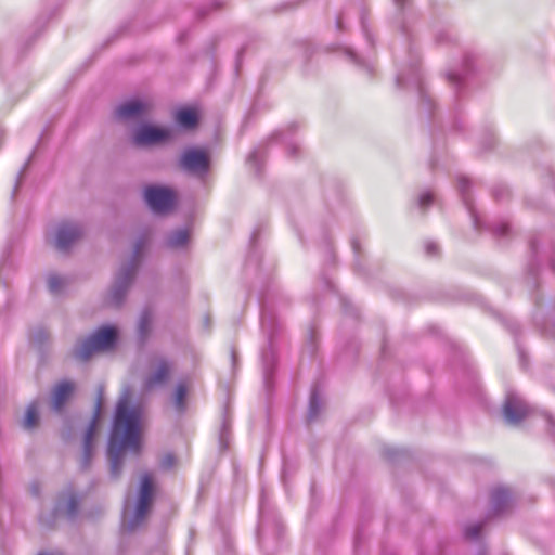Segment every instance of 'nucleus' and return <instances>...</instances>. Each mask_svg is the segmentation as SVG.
<instances>
[{"mask_svg": "<svg viewBox=\"0 0 555 555\" xmlns=\"http://www.w3.org/2000/svg\"><path fill=\"white\" fill-rule=\"evenodd\" d=\"M470 186V181L466 179L465 177H459L457 179V190L461 194L462 201L464 205L466 206L467 210L469 211L474 228L476 230H480L482 228L481 220L477 212L475 211L473 204L469 199L468 195V189Z\"/></svg>", "mask_w": 555, "mask_h": 555, "instance_id": "obj_18", "label": "nucleus"}, {"mask_svg": "<svg viewBox=\"0 0 555 555\" xmlns=\"http://www.w3.org/2000/svg\"><path fill=\"white\" fill-rule=\"evenodd\" d=\"M494 143H495V139H494V137H491V138L489 139V141L487 142V145H486V147H485V149H486V150L491 149V147L494 145Z\"/></svg>", "mask_w": 555, "mask_h": 555, "instance_id": "obj_41", "label": "nucleus"}, {"mask_svg": "<svg viewBox=\"0 0 555 555\" xmlns=\"http://www.w3.org/2000/svg\"><path fill=\"white\" fill-rule=\"evenodd\" d=\"M552 267L554 268L555 270V260L552 261Z\"/></svg>", "mask_w": 555, "mask_h": 555, "instance_id": "obj_47", "label": "nucleus"}, {"mask_svg": "<svg viewBox=\"0 0 555 555\" xmlns=\"http://www.w3.org/2000/svg\"><path fill=\"white\" fill-rule=\"evenodd\" d=\"M190 241V233L186 229H177L171 231L167 238L166 245L170 248L178 249L183 248Z\"/></svg>", "mask_w": 555, "mask_h": 555, "instance_id": "obj_20", "label": "nucleus"}, {"mask_svg": "<svg viewBox=\"0 0 555 555\" xmlns=\"http://www.w3.org/2000/svg\"><path fill=\"white\" fill-rule=\"evenodd\" d=\"M146 242V236H141L135 242L132 257L116 273L114 283L106 297L107 305L118 307L124 302L127 292L134 280L139 259Z\"/></svg>", "mask_w": 555, "mask_h": 555, "instance_id": "obj_2", "label": "nucleus"}, {"mask_svg": "<svg viewBox=\"0 0 555 555\" xmlns=\"http://www.w3.org/2000/svg\"><path fill=\"white\" fill-rule=\"evenodd\" d=\"M143 197L149 208L155 214H167L176 205L175 192L164 185H147L144 188Z\"/></svg>", "mask_w": 555, "mask_h": 555, "instance_id": "obj_6", "label": "nucleus"}, {"mask_svg": "<svg viewBox=\"0 0 555 555\" xmlns=\"http://www.w3.org/2000/svg\"><path fill=\"white\" fill-rule=\"evenodd\" d=\"M81 496L69 488L59 495L54 512L57 516H63L72 520L78 514Z\"/></svg>", "mask_w": 555, "mask_h": 555, "instance_id": "obj_14", "label": "nucleus"}, {"mask_svg": "<svg viewBox=\"0 0 555 555\" xmlns=\"http://www.w3.org/2000/svg\"><path fill=\"white\" fill-rule=\"evenodd\" d=\"M25 424L28 427H31L35 424V404L30 403L27 408L25 415Z\"/></svg>", "mask_w": 555, "mask_h": 555, "instance_id": "obj_32", "label": "nucleus"}, {"mask_svg": "<svg viewBox=\"0 0 555 555\" xmlns=\"http://www.w3.org/2000/svg\"><path fill=\"white\" fill-rule=\"evenodd\" d=\"M408 0H395V4L399 10H403Z\"/></svg>", "mask_w": 555, "mask_h": 555, "instance_id": "obj_40", "label": "nucleus"}, {"mask_svg": "<svg viewBox=\"0 0 555 555\" xmlns=\"http://www.w3.org/2000/svg\"><path fill=\"white\" fill-rule=\"evenodd\" d=\"M263 158V152L261 149H255L249 153L247 156V164L250 166V168L255 169V171L258 173L260 172V165Z\"/></svg>", "mask_w": 555, "mask_h": 555, "instance_id": "obj_26", "label": "nucleus"}, {"mask_svg": "<svg viewBox=\"0 0 555 555\" xmlns=\"http://www.w3.org/2000/svg\"><path fill=\"white\" fill-rule=\"evenodd\" d=\"M276 326V319L272 311L267 309L262 310L261 314V328L263 333L268 336L269 347L263 350L261 353L262 364H263V373H264V382L269 384V378L271 371L274 365L275 356L273 350V337L274 331Z\"/></svg>", "mask_w": 555, "mask_h": 555, "instance_id": "obj_7", "label": "nucleus"}, {"mask_svg": "<svg viewBox=\"0 0 555 555\" xmlns=\"http://www.w3.org/2000/svg\"><path fill=\"white\" fill-rule=\"evenodd\" d=\"M79 427L78 420H67L62 429V437L65 440H69L74 437V430Z\"/></svg>", "mask_w": 555, "mask_h": 555, "instance_id": "obj_27", "label": "nucleus"}, {"mask_svg": "<svg viewBox=\"0 0 555 555\" xmlns=\"http://www.w3.org/2000/svg\"><path fill=\"white\" fill-rule=\"evenodd\" d=\"M36 339H37V348H38L39 346H46L49 343L50 337H49V334L44 330L37 328Z\"/></svg>", "mask_w": 555, "mask_h": 555, "instance_id": "obj_33", "label": "nucleus"}, {"mask_svg": "<svg viewBox=\"0 0 555 555\" xmlns=\"http://www.w3.org/2000/svg\"><path fill=\"white\" fill-rule=\"evenodd\" d=\"M345 53L349 57V60L351 62H353L354 64L362 65V66H367L366 63L360 56H358L352 50L345 49Z\"/></svg>", "mask_w": 555, "mask_h": 555, "instance_id": "obj_34", "label": "nucleus"}, {"mask_svg": "<svg viewBox=\"0 0 555 555\" xmlns=\"http://www.w3.org/2000/svg\"><path fill=\"white\" fill-rule=\"evenodd\" d=\"M491 231L495 236L504 237L509 233V225L506 222H499L498 224L491 227Z\"/></svg>", "mask_w": 555, "mask_h": 555, "instance_id": "obj_30", "label": "nucleus"}, {"mask_svg": "<svg viewBox=\"0 0 555 555\" xmlns=\"http://www.w3.org/2000/svg\"><path fill=\"white\" fill-rule=\"evenodd\" d=\"M153 500V479L149 473L141 477L138 503L133 516L125 520L124 527L128 531L135 530L145 519Z\"/></svg>", "mask_w": 555, "mask_h": 555, "instance_id": "obj_5", "label": "nucleus"}, {"mask_svg": "<svg viewBox=\"0 0 555 555\" xmlns=\"http://www.w3.org/2000/svg\"><path fill=\"white\" fill-rule=\"evenodd\" d=\"M337 27H338V28H341V22H340V20H337Z\"/></svg>", "mask_w": 555, "mask_h": 555, "instance_id": "obj_44", "label": "nucleus"}, {"mask_svg": "<svg viewBox=\"0 0 555 555\" xmlns=\"http://www.w3.org/2000/svg\"><path fill=\"white\" fill-rule=\"evenodd\" d=\"M132 390L125 387L117 402L113 426L108 439L107 456L113 478H118L122 469L124 452L138 453L140 450V418L139 406L130 405Z\"/></svg>", "mask_w": 555, "mask_h": 555, "instance_id": "obj_1", "label": "nucleus"}, {"mask_svg": "<svg viewBox=\"0 0 555 555\" xmlns=\"http://www.w3.org/2000/svg\"><path fill=\"white\" fill-rule=\"evenodd\" d=\"M259 513H260V516H261V518H262V517H263V514H264V505H263V502H261V503H260Z\"/></svg>", "mask_w": 555, "mask_h": 555, "instance_id": "obj_43", "label": "nucleus"}, {"mask_svg": "<svg viewBox=\"0 0 555 555\" xmlns=\"http://www.w3.org/2000/svg\"><path fill=\"white\" fill-rule=\"evenodd\" d=\"M537 271H538V269H537L535 264H530V267L528 269V283L529 284L535 285Z\"/></svg>", "mask_w": 555, "mask_h": 555, "instance_id": "obj_35", "label": "nucleus"}, {"mask_svg": "<svg viewBox=\"0 0 555 555\" xmlns=\"http://www.w3.org/2000/svg\"><path fill=\"white\" fill-rule=\"evenodd\" d=\"M508 195V190L505 186H499L493 190V196L496 201L502 199L504 196Z\"/></svg>", "mask_w": 555, "mask_h": 555, "instance_id": "obj_36", "label": "nucleus"}, {"mask_svg": "<svg viewBox=\"0 0 555 555\" xmlns=\"http://www.w3.org/2000/svg\"><path fill=\"white\" fill-rule=\"evenodd\" d=\"M23 171L20 172L18 177H17V180H16V183H15V186L13 189V192H12V196L13 197H16L17 194H18V190L22 188V184H23Z\"/></svg>", "mask_w": 555, "mask_h": 555, "instance_id": "obj_37", "label": "nucleus"}, {"mask_svg": "<svg viewBox=\"0 0 555 555\" xmlns=\"http://www.w3.org/2000/svg\"><path fill=\"white\" fill-rule=\"evenodd\" d=\"M83 234V228L78 222H62L55 232V247L66 253Z\"/></svg>", "mask_w": 555, "mask_h": 555, "instance_id": "obj_11", "label": "nucleus"}, {"mask_svg": "<svg viewBox=\"0 0 555 555\" xmlns=\"http://www.w3.org/2000/svg\"><path fill=\"white\" fill-rule=\"evenodd\" d=\"M470 57L464 61V68L459 70H450L447 74V79L450 86L454 89L455 95L459 96L460 92L464 89L465 75L469 72Z\"/></svg>", "mask_w": 555, "mask_h": 555, "instance_id": "obj_19", "label": "nucleus"}, {"mask_svg": "<svg viewBox=\"0 0 555 555\" xmlns=\"http://www.w3.org/2000/svg\"><path fill=\"white\" fill-rule=\"evenodd\" d=\"M480 555H482V554H480Z\"/></svg>", "mask_w": 555, "mask_h": 555, "instance_id": "obj_49", "label": "nucleus"}, {"mask_svg": "<svg viewBox=\"0 0 555 555\" xmlns=\"http://www.w3.org/2000/svg\"><path fill=\"white\" fill-rule=\"evenodd\" d=\"M117 338V327L113 325L101 326L85 339L79 340L74 347L73 354L76 359L86 361L95 352L112 349Z\"/></svg>", "mask_w": 555, "mask_h": 555, "instance_id": "obj_3", "label": "nucleus"}, {"mask_svg": "<svg viewBox=\"0 0 555 555\" xmlns=\"http://www.w3.org/2000/svg\"><path fill=\"white\" fill-rule=\"evenodd\" d=\"M425 250H426L427 255L434 256V255L437 254L438 247H437V245L435 243L428 242L425 245Z\"/></svg>", "mask_w": 555, "mask_h": 555, "instance_id": "obj_38", "label": "nucleus"}, {"mask_svg": "<svg viewBox=\"0 0 555 555\" xmlns=\"http://www.w3.org/2000/svg\"><path fill=\"white\" fill-rule=\"evenodd\" d=\"M547 421L550 424H553V422H554L552 417H548Z\"/></svg>", "mask_w": 555, "mask_h": 555, "instance_id": "obj_46", "label": "nucleus"}, {"mask_svg": "<svg viewBox=\"0 0 555 555\" xmlns=\"http://www.w3.org/2000/svg\"><path fill=\"white\" fill-rule=\"evenodd\" d=\"M531 413L530 405L515 391H508L503 404V416L506 423L518 425Z\"/></svg>", "mask_w": 555, "mask_h": 555, "instance_id": "obj_8", "label": "nucleus"}, {"mask_svg": "<svg viewBox=\"0 0 555 555\" xmlns=\"http://www.w3.org/2000/svg\"><path fill=\"white\" fill-rule=\"evenodd\" d=\"M232 359H233V361H235V353L234 352L232 353Z\"/></svg>", "mask_w": 555, "mask_h": 555, "instance_id": "obj_48", "label": "nucleus"}, {"mask_svg": "<svg viewBox=\"0 0 555 555\" xmlns=\"http://www.w3.org/2000/svg\"><path fill=\"white\" fill-rule=\"evenodd\" d=\"M434 203V195L430 192H424L418 197V206L422 209H425L433 205Z\"/></svg>", "mask_w": 555, "mask_h": 555, "instance_id": "obj_31", "label": "nucleus"}, {"mask_svg": "<svg viewBox=\"0 0 555 555\" xmlns=\"http://www.w3.org/2000/svg\"><path fill=\"white\" fill-rule=\"evenodd\" d=\"M186 393H188L186 386L182 383L178 384L176 387L175 393H173V404H175L176 410L180 413L184 412V410L186 408V404H185Z\"/></svg>", "mask_w": 555, "mask_h": 555, "instance_id": "obj_23", "label": "nucleus"}, {"mask_svg": "<svg viewBox=\"0 0 555 555\" xmlns=\"http://www.w3.org/2000/svg\"><path fill=\"white\" fill-rule=\"evenodd\" d=\"M65 285V279L56 275V274H50L48 276V288L52 294H60Z\"/></svg>", "mask_w": 555, "mask_h": 555, "instance_id": "obj_25", "label": "nucleus"}, {"mask_svg": "<svg viewBox=\"0 0 555 555\" xmlns=\"http://www.w3.org/2000/svg\"><path fill=\"white\" fill-rule=\"evenodd\" d=\"M418 63V55L411 50L409 64L400 68L397 74V85L400 88L411 87L414 89L418 93L421 105L430 111L434 106V101L424 86Z\"/></svg>", "mask_w": 555, "mask_h": 555, "instance_id": "obj_4", "label": "nucleus"}, {"mask_svg": "<svg viewBox=\"0 0 555 555\" xmlns=\"http://www.w3.org/2000/svg\"><path fill=\"white\" fill-rule=\"evenodd\" d=\"M100 410H101V402L100 400L96 403V409L94 412V415L92 416L91 421L88 423V425L85 427L83 436H82V460H81V466L82 468H87L90 464L93 450H94V440L98 429V422L100 416Z\"/></svg>", "mask_w": 555, "mask_h": 555, "instance_id": "obj_13", "label": "nucleus"}, {"mask_svg": "<svg viewBox=\"0 0 555 555\" xmlns=\"http://www.w3.org/2000/svg\"><path fill=\"white\" fill-rule=\"evenodd\" d=\"M152 109V103L146 100L131 99L117 105L114 115L120 121H139L146 117Z\"/></svg>", "mask_w": 555, "mask_h": 555, "instance_id": "obj_10", "label": "nucleus"}, {"mask_svg": "<svg viewBox=\"0 0 555 555\" xmlns=\"http://www.w3.org/2000/svg\"><path fill=\"white\" fill-rule=\"evenodd\" d=\"M209 164L208 154L195 147L184 150L179 159V165L184 171L199 177L208 172Z\"/></svg>", "mask_w": 555, "mask_h": 555, "instance_id": "obj_9", "label": "nucleus"}, {"mask_svg": "<svg viewBox=\"0 0 555 555\" xmlns=\"http://www.w3.org/2000/svg\"><path fill=\"white\" fill-rule=\"evenodd\" d=\"M482 531V524H473L465 528V537L470 540H477Z\"/></svg>", "mask_w": 555, "mask_h": 555, "instance_id": "obj_29", "label": "nucleus"}, {"mask_svg": "<svg viewBox=\"0 0 555 555\" xmlns=\"http://www.w3.org/2000/svg\"><path fill=\"white\" fill-rule=\"evenodd\" d=\"M171 130L151 125L141 126L133 134V142L139 146H147L168 141Z\"/></svg>", "mask_w": 555, "mask_h": 555, "instance_id": "obj_12", "label": "nucleus"}, {"mask_svg": "<svg viewBox=\"0 0 555 555\" xmlns=\"http://www.w3.org/2000/svg\"><path fill=\"white\" fill-rule=\"evenodd\" d=\"M322 405H323V402L320 397L319 390L317 388H314L311 391L310 400H309V409H308V414H307V421L309 423H312L318 418V416L322 410Z\"/></svg>", "mask_w": 555, "mask_h": 555, "instance_id": "obj_21", "label": "nucleus"}, {"mask_svg": "<svg viewBox=\"0 0 555 555\" xmlns=\"http://www.w3.org/2000/svg\"><path fill=\"white\" fill-rule=\"evenodd\" d=\"M513 502V495L508 488L498 487L491 492L490 508L494 515L505 512Z\"/></svg>", "mask_w": 555, "mask_h": 555, "instance_id": "obj_17", "label": "nucleus"}, {"mask_svg": "<svg viewBox=\"0 0 555 555\" xmlns=\"http://www.w3.org/2000/svg\"><path fill=\"white\" fill-rule=\"evenodd\" d=\"M172 363L164 358L159 357L155 359V370L151 372L143 382L144 390H151L155 387L162 386L168 379Z\"/></svg>", "mask_w": 555, "mask_h": 555, "instance_id": "obj_15", "label": "nucleus"}, {"mask_svg": "<svg viewBox=\"0 0 555 555\" xmlns=\"http://www.w3.org/2000/svg\"><path fill=\"white\" fill-rule=\"evenodd\" d=\"M75 383L72 380H61L51 391V404L53 410L61 411L67 400L70 398L75 390Z\"/></svg>", "mask_w": 555, "mask_h": 555, "instance_id": "obj_16", "label": "nucleus"}, {"mask_svg": "<svg viewBox=\"0 0 555 555\" xmlns=\"http://www.w3.org/2000/svg\"><path fill=\"white\" fill-rule=\"evenodd\" d=\"M173 457L171 455H168L164 459L163 466L170 467L172 465Z\"/></svg>", "mask_w": 555, "mask_h": 555, "instance_id": "obj_39", "label": "nucleus"}, {"mask_svg": "<svg viewBox=\"0 0 555 555\" xmlns=\"http://www.w3.org/2000/svg\"><path fill=\"white\" fill-rule=\"evenodd\" d=\"M176 120L181 127L191 129L197 124V115L193 109L183 108L177 112Z\"/></svg>", "mask_w": 555, "mask_h": 555, "instance_id": "obj_22", "label": "nucleus"}, {"mask_svg": "<svg viewBox=\"0 0 555 555\" xmlns=\"http://www.w3.org/2000/svg\"><path fill=\"white\" fill-rule=\"evenodd\" d=\"M272 139L273 140H281L282 142H284L286 144L288 153L291 155H295L296 151L298 150L297 144L295 142L288 140L287 137L282 131H275L272 134Z\"/></svg>", "mask_w": 555, "mask_h": 555, "instance_id": "obj_28", "label": "nucleus"}, {"mask_svg": "<svg viewBox=\"0 0 555 555\" xmlns=\"http://www.w3.org/2000/svg\"><path fill=\"white\" fill-rule=\"evenodd\" d=\"M220 439H221V442H223V440H224V433L221 434Z\"/></svg>", "mask_w": 555, "mask_h": 555, "instance_id": "obj_45", "label": "nucleus"}, {"mask_svg": "<svg viewBox=\"0 0 555 555\" xmlns=\"http://www.w3.org/2000/svg\"><path fill=\"white\" fill-rule=\"evenodd\" d=\"M152 312L147 309L143 310L138 322V332L142 339H144L151 330Z\"/></svg>", "mask_w": 555, "mask_h": 555, "instance_id": "obj_24", "label": "nucleus"}, {"mask_svg": "<svg viewBox=\"0 0 555 555\" xmlns=\"http://www.w3.org/2000/svg\"><path fill=\"white\" fill-rule=\"evenodd\" d=\"M547 333H548L550 336L555 338V325H553L551 330H547Z\"/></svg>", "mask_w": 555, "mask_h": 555, "instance_id": "obj_42", "label": "nucleus"}]
</instances>
